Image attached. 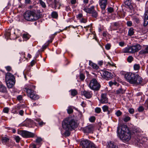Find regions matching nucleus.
<instances>
[{"label": "nucleus", "instance_id": "0e129e2a", "mask_svg": "<svg viewBox=\"0 0 148 148\" xmlns=\"http://www.w3.org/2000/svg\"><path fill=\"white\" fill-rule=\"evenodd\" d=\"M24 113V111L23 110H20L19 112V114L21 115L22 116Z\"/></svg>", "mask_w": 148, "mask_h": 148}, {"label": "nucleus", "instance_id": "a878e982", "mask_svg": "<svg viewBox=\"0 0 148 148\" xmlns=\"http://www.w3.org/2000/svg\"><path fill=\"white\" fill-rule=\"evenodd\" d=\"M117 84V82L115 81H110L109 82V84L110 87H112L113 85H116Z\"/></svg>", "mask_w": 148, "mask_h": 148}, {"label": "nucleus", "instance_id": "8fccbe9b", "mask_svg": "<svg viewBox=\"0 0 148 148\" xmlns=\"http://www.w3.org/2000/svg\"><path fill=\"white\" fill-rule=\"evenodd\" d=\"M129 112L130 114H133L134 112V110L132 108H131L129 110Z\"/></svg>", "mask_w": 148, "mask_h": 148}, {"label": "nucleus", "instance_id": "0eeeda50", "mask_svg": "<svg viewBox=\"0 0 148 148\" xmlns=\"http://www.w3.org/2000/svg\"><path fill=\"white\" fill-rule=\"evenodd\" d=\"M142 46L139 44L128 47H126L123 50L124 53H134L138 51L141 49Z\"/></svg>", "mask_w": 148, "mask_h": 148}, {"label": "nucleus", "instance_id": "4468645a", "mask_svg": "<svg viewBox=\"0 0 148 148\" xmlns=\"http://www.w3.org/2000/svg\"><path fill=\"white\" fill-rule=\"evenodd\" d=\"M81 94L87 99H89L91 98L92 95V93L91 92L86 91L85 90L82 91Z\"/></svg>", "mask_w": 148, "mask_h": 148}, {"label": "nucleus", "instance_id": "5fc2aeb1", "mask_svg": "<svg viewBox=\"0 0 148 148\" xmlns=\"http://www.w3.org/2000/svg\"><path fill=\"white\" fill-rule=\"evenodd\" d=\"M5 68L6 69V70L8 71H10L12 69L11 67L10 66H6L5 67Z\"/></svg>", "mask_w": 148, "mask_h": 148}, {"label": "nucleus", "instance_id": "20e7f679", "mask_svg": "<svg viewBox=\"0 0 148 148\" xmlns=\"http://www.w3.org/2000/svg\"><path fill=\"white\" fill-rule=\"evenodd\" d=\"M40 14H36L35 10H27L24 14V18L28 21H34L40 18Z\"/></svg>", "mask_w": 148, "mask_h": 148}, {"label": "nucleus", "instance_id": "aec40b11", "mask_svg": "<svg viewBox=\"0 0 148 148\" xmlns=\"http://www.w3.org/2000/svg\"><path fill=\"white\" fill-rule=\"evenodd\" d=\"M89 65L91 66L92 68L95 69H97L99 67L96 64L93 63L90 60L89 61Z\"/></svg>", "mask_w": 148, "mask_h": 148}, {"label": "nucleus", "instance_id": "5701e85b", "mask_svg": "<svg viewBox=\"0 0 148 148\" xmlns=\"http://www.w3.org/2000/svg\"><path fill=\"white\" fill-rule=\"evenodd\" d=\"M36 121L38 123V124L40 126H42L45 124V123L43 122L40 119H36Z\"/></svg>", "mask_w": 148, "mask_h": 148}, {"label": "nucleus", "instance_id": "c85d7f7f", "mask_svg": "<svg viewBox=\"0 0 148 148\" xmlns=\"http://www.w3.org/2000/svg\"><path fill=\"white\" fill-rule=\"evenodd\" d=\"M51 16L54 18H57L58 17V14L56 12H53L51 13Z\"/></svg>", "mask_w": 148, "mask_h": 148}, {"label": "nucleus", "instance_id": "de8ad7c7", "mask_svg": "<svg viewBox=\"0 0 148 148\" xmlns=\"http://www.w3.org/2000/svg\"><path fill=\"white\" fill-rule=\"evenodd\" d=\"M134 21L136 22V23H139L140 20L138 18L135 17L133 18Z\"/></svg>", "mask_w": 148, "mask_h": 148}, {"label": "nucleus", "instance_id": "79ce46f5", "mask_svg": "<svg viewBox=\"0 0 148 148\" xmlns=\"http://www.w3.org/2000/svg\"><path fill=\"white\" fill-rule=\"evenodd\" d=\"M144 110V108L142 106L139 107L138 108V111L139 112H142Z\"/></svg>", "mask_w": 148, "mask_h": 148}, {"label": "nucleus", "instance_id": "774afa93", "mask_svg": "<svg viewBox=\"0 0 148 148\" xmlns=\"http://www.w3.org/2000/svg\"><path fill=\"white\" fill-rule=\"evenodd\" d=\"M70 8L69 6H66L65 7V10L66 11H68L70 10Z\"/></svg>", "mask_w": 148, "mask_h": 148}, {"label": "nucleus", "instance_id": "09e8293b", "mask_svg": "<svg viewBox=\"0 0 148 148\" xmlns=\"http://www.w3.org/2000/svg\"><path fill=\"white\" fill-rule=\"evenodd\" d=\"M42 141V139L41 138L38 137L36 140V142L37 143H40Z\"/></svg>", "mask_w": 148, "mask_h": 148}, {"label": "nucleus", "instance_id": "603ef678", "mask_svg": "<svg viewBox=\"0 0 148 148\" xmlns=\"http://www.w3.org/2000/svg\"><path fill=\"white\" fill-rule=\"evenodd\" d=\"M73 112V110L71 108H69L67 109V112L69 114L72 113Z\"/></svg>", "mask_w": 148, "mask_h": 148}, {"label": "nucleus", "instance_id": "f704fd0d", "mask_svg": "<svg viewBox=\"0 0 148 148\" xmlns=\"http://www.w3.org/2000/svg\"><path fill=\"white\" fill-rule=\"evenodd\" d=\"M77 94V91L75 90H71V94L73 96H75Z\"/></svg>", "mask_w": 148, "mask_h": 148}, {"label": "nucleus", "instance_id": "f03ea898", "mask_svg": "<svg viewBox=\"0 0 148 148\" xmlns=\"http://www.w3.org/2000/svg\"><path fill=\"white\" fill-rule=\"evenodd\" d=\"M117 132L120 139L123 142L126 143L131 139V133L126 125H123L121 128L118 126Z\"/></svg>", "mask_w": 148, "mask_h": 148}, {"label": "nucleus", "instance_id": "338daca9", "mask_svg": "<svg viewBox=\"0 0 148 148\" xmlns=\"http://www.w3.org/2000/svg\"><path fill=\"white\" fill-rule=\"evenodd\" d=\"M83 16V14H79L77 15V17L79 18H81Z\"/></svg>", "mask_w": 148, "mask_h": 148}, {"label": "nucleus", "instance_id": "c756f323", "mask_svg": "<svg viewBox=\"0 0 148 148\" xmlns=\"http://www.w3.org/2000/svg\"><path fill=\"white\" fill-rule=\"evenodd\" d=\"M127 61L129 62H131L134 60V58L132 56H129L127 58Z\"/></svg>", "mask_w": 148, "mask_h": 148}, {"label": "nucleus", "instance_id": "a19ab883", "mask_svg": "<svg viewBox=\"0 0 148 148\" xmlns=\"http://www.w3.org/2000/svg\"><path fill=\"white\" fill-rule=\"evenodd\" d=\"M85 77L84 74L82 73H81L80 74L79 78L81 80L83 81Z\"/></svg>", "mask_w": 148, "mask_h": 148}, {"label": "nucleus", "instance_id": "2f4dec72", "mask_svg": "<svg viewBox=\"0 0 148 148\" xmlns=\"http://www.w3.org/2000/svg\"><path fill=\"white\" fill-rule=\"evenodd\" d=\"M39 3L42 7L45 8L46 7V5L45 3L42 0H39Z\"/></svg>", "mask_w": 148, "mask_h": 148}, {"label": "nucleus", "instance_id": "c03bdc74", "mask_svg": "<svg viewBox=\"0 0 148 148\" xmlns=\"http://www.w3.org/2000/svg\"><path fill=\"white\" fill-rule=\"evenodd\" d=\"M126 24L127 26L131 27L132 25V23L131 21H128L127 22Z\"/></svg>", "mask_w": 148, "mask_h": 148}, {"label": "nucleus", "instance_id": "13d9d810", "mask_svg": "<svg viewBox=\"0 0 148 148\" xmlns=\"http://www.w3.org/2000/svg\"><path fill=\"white\" fill-rule=\"evenodd\" d=\"M87 21V19L84 18H82L80 20L81 22L84 23H86Z\"/></svg>", "mask_w": 148, "mask_h": 148}, {"label": "nucleus", "instance_id": "052dcab7", "mask_svg": "<svg viewBox=\"0 0 148 148\" xmlns=\"http://www.w3.org/2000/svg\"><path fill=\"white\" fill-rule=\"evenodd\" d=\"M17 99L19 101L21 100L22 99V96L21 95L18 96L17 97Z\"/></svg>", "mask_w": 148, "mask_h": 148}, {"label": "nucleus", "instance_id": "b1692460", "mask_svg": "<svg viewBox=\"0 0 148 148\" xmlns=\"http://www.w3.org/2000/svg\"><path fill=\"white\" fill-rule=\"evenodd\" d=\"M106 68H108L110 66H115V64H114L113 62H108L106 64Z\"/></svg>", "mask_w": 148, "mask_h": 148}, {"label": "nucleus", "instance_id": "680f3d73", "mask_svg": "<svg viewBox=\"0 0 148 148\" xmlns=\"http://www.w3.org/2000/svg\"><path fill=\"white\" fill-rule=\"evenodd\" d=\"M36 62L35 60H33L31 62V65L33 66L35 63Z\"/></svg>", "mask_w": 148, "mask_h": 148}, {"label": "nucleus", "instance_id": "1a4fd4ad", "mask_svg": "<svg viewBox=\"0 0 148 148\" xmlns=\"http://www.w3.org/2000/svg\"><path fill=\"white\" fill-rule=\"evenodd\" d=\"M18 133L23 137L25 138H33L35 136V134L34 133L25 130L18 131Z\"/></svg>", "mask_w": 148, "mask_h": 148}, {"label": "nucleus", "instance_id": "473e14b6", "mask_svg": "<svg viewBox=\"0 0 148 148\" xmlns=\"http://www.w3.org/2000/svg\"><path fill=\"white\" fill-rule=\"evenodd\" d=\"M130 118L129 116H126L123 119V120L125 122H127L130 120Z\"/></svg>", "mask_w": 148, "mask_h": 148}, {"label": "nucleus", "instance_id": "864d4df0", "mask_svg": "<svg viewBox=\"0 0 148 148\" xmlns=\"http://www.w3.org/2000/svg\"><path fill=\"white\" fill-rule=\"evenodd\" d=\"M90 148H97L96 146L93 143L91 142L90 145Z\"/></svg>", "mask_w": 148, "mask_h": 148}, {"label": "nucleus", "instance_id": "2eb2a0df", "mask_svg": "<svg viewBox=\"0 0 148 148\" xmlns=\"http://www.w3.org/2000/svg\"><path fill=\"white\" fill-rule=\"evenodd\" d=\"M95 6H92L90 8H84L83 10L87 13L91 14L95 10Z\"/></svg>", "mask_w": 148, "mask_h": 148}, {"label": "nucleus", "instance_id": "58836bf2", "mask_svg": "<svg viewBox=\"0 0 148 148\" xmlns=\"http://www.w3.org/2000/svg\"><path fill=\"white\" fill-rule=\"evenodd\" d=\"M122 114V112L120 110H118L115 113V114L117 116H120Z\"/></svg>", "mask_w": 148, "mask_h": 148}, {"label": "nucleus", "instance_id": "3c124183", "mask_svg": "<svg viewBox=\"0 0 148 148\" xmlns=\"http://www.w3.org/2000/svg\"><path fill=\"white\" fill-rule=\"evenodd\" d=\"M15 138L16 140V141L17 143H18L19 142L20 140V138L19 136H15Z\"/></svg>", "mask_w": 148, "mask_h": 148}, {"label": "nucleus", "instance_id": "ea45409f", "mask_svg": "<svg viewBox=\"0 0 148 148\" xmlns=\"http://www.w3.org/2000/svg\"><path fill=\"white\" fill-rule=\"evenodd\" d=\"M101 108L98 107H97L95 109V111L96 112L99 113L101 112Z\"/></svg>", "mask_w": 148, "mask_h": 148}, {"label": "nucleus", "instance_id": "f8f14e48", "mask_svg": "<svg viewBox=\"0 0 148 148\" xmlns=\"http://www.w3.org/2000/svg\"><path fill=\"white\" fill-rule=\"evenodd\" d=\"M144 16V19L143 26L146 27L148 25V8L145 9Z\"/></svg>", "mask_w": 148, "mask_h": 148}, {"label": "nucleus", "instance_id": "e2e57ef3", "mask_svg": "<svg viewBox=\"0 0 148 148\" xmlns=\"http://www.w3.org/2000/svg\"><path fill=\"white\" fill-rule=\"evenodd\" d=\"M50 38H51L50 40H48V44L49 43L52 42V40H53V37H52L51 36H50Z\"/></svg>", "mask_w": 148, "mask_h": 148}, {"label": "nucleus", "instance_id": "6ab92c4d", "mask_svg": "<svg viewBox=\"0 0 148 148\" xmlns=\"http://www.w3.org/2000/svg\"><path fill=\"white\" fill-rule=\"evenodd\" d=\"M1 140L3 143L6 144L9 142V138L7 137L3 136L1 137Z\"/></svg>", "mask_w": 148, "mask_h": 148}, {"label": "nucleus", "instance_id": "c9c22d12", "mask_svg": "<svg viewBox=\"0 0 148 148\" xmlns=\"http://www.w3.org/2000/svg\"><path fill=\"white\" fill-rule=\"evenodd\" d=\"M23 37L25 40H27L29 38V36L27 34H23Z\"/></svg>", "mask_w": 148, "mask_h": 148}, {"label": "nucleus", "instance_id": "49530a36", "mask_svg": "<svg viewBox=\"0 0 148 148\" xmlns=\"http://www.w3.org/2000/svg\"><path fill=\"white\" fill-rule=\"evenodd\" d=\"M9 111V109L8 108L6 107L3 108V111L5 113H8Z\"/></svg>", "mask_w": 148, "mask_h": 148}, {"label": "nucleus", "instance_id": "39448f33", "mask_svg": "<svg viewBox=\"0 0 148 148\" xmlns=\"http://www.w3.org/2000/svg\"><path fill=\"white\" fill-rule=\"evenodd\" d=\"M25 89L27 93L28 97H29L31 99L35 100L39 98V96L34 91L35 89V86L31 85L25 88Z\"/></svg>", "mask_w": 148, "mask_h": 148}, {"label": "nucleus", "instance_id": "9d476101", "mask_svg": "<svg viewBox=\"0 0 148 148\" xmlns=\"http://www.w3.org/2000/svg\"><path fill=\"white\" fill-rule=\"evenodd\" d=\"M94 129V126L92 124L90 125L83 128V130L84 133H92Z\"/></svg>", "mask_w": 148, "mask_h": 148}, {"label": "nucleus", "instance_id": "37998d69", "mask_svg": "<svg viewBox=\"0 0 148 148\" xmlns=\"http://www.w3.org/2000/svg\"><path fill=\"white\" fill-rule=\"evenodd\" d=\"M108 9V12L109 13H112L114 11V9L113 8L111 7H110L109 8H107Z\"/></svg>", "mask_w": 148, "mask_h": 148}, {"label": "nucleus", "instance_id": "ddd939ff", "mask_svg": "<svg viewBox=\"0 0 148 148\" xmlns=\"http://www.w3.org/2000/svg\"><path fill=\"white\" fill-rule=\"evenodd\" d=\"M103 77L106 80L111 79L112 78V75L111 73L107 71H104L103 73Z\"/></svg>", "mask_w": 148, "mask_h": 148}, {"label": "nucleus", "instance_id": "72a5a7b5", "mask_svg": "<svg viewBox=\"0 0 148 148\" xmlns=\"http://www.w3.org/2000/svg\"><path fill=\"white\" fill-rule=\"evenodd\" d=\"M116 92L117 94H122L124 93V92L122 88H120L119 90H117Z\"/></svg>", "mask_w": 148, "mask_h": 148}, {"label": "nucleus", "instance_id": "dca6fc26", "mask_svg": "<svg viewBox=\"0 0 148 148\" xmlns=\"http://www.w3.org/2000/svg\"><path fill=\"white\" fill-rule=\"evenodd\" d=\"M148 53V45H147L144 50H142L139 52L140 55H146Z\"/></svg>", "mask_w": 148, "mask_h": 148}, {"label": "nucleus", "instance_id": "4c0bfd02", "mask_svg": "<svg viewBox=\"0 0 148 148\" xmlns=\"http://www.w3.org/2000/svg\"><path fill=\"white\" fill-rule=\"evenodd\" d=\"M111 45L109 43L107 44L105 46V48L107 50H109L111 47Z\"/></svg>", "mask_w": 148, "mask_h": 148}, {"label": "nucleus", "instance_id": "7c9ffc66", "mask_svg": "<svg viewBox=\"0 0 148 148\" xmlns=\"http://www.w3.org/2000/svg\"><path fill=\"white\" fill-rule=\"evenodd\" d=\"M131 0H127L125 2V4L126 5L129 6L131 4Z\"/></svg>", "mask_w": 148, "mask_h": 148}, {"label": "nucleus", "instance_id": "393cba45", "mask_svg": "<svg viewBox=\"0 0 148 148\" xmlns=\"http://www.w3.org/2000/svg\"><path fill=\"white\" fill-rule=\"evenodd\" d=\"M102 109L104 112H108V114H109L110 113V112L108 110V106L106 105L103 106L102 107Z\"/></svg>", "mask_w": 148, "mask_h": 148}, {"label": "nucleus", "instance_id": "a211bd4d", "mask_svg": "<svg viewBox=\"0 0 148 148\" xmlns=\"http://www.w3.org/2000/svg\"><path fill=\"white\" fill-rule=\"evenodd\" d=\"M116 145L114 142L110 141L108 143L107 147L108 148H115Z\"/></svg>", "mask_w": 148, "mask_h": 148}, {"label": "nucleus", "instance_id": "bb28decb", "mask_svg": "<svg viewBox=\"0 0 148 148\" xmlns=\"http://www.w3.org/2000/svg\"><path fill=\"white\" fill-rule=\"evenodd\" d=\"M107 0H102V12H103V9H105L106 8V5L107 4Z\"/></svg>", "mask_w": 148, "mask_h": 148}, {"label": "nucleus", "instance_id": "9b49d317", "mask_svg": "<svg viewBox=\"0 0 148 148\" xmlns=\"http://www.w3.org/2000/svg\"><path fill=\"white\" fill-rule=\"evenodd\" d=\"M91 142L87 139L83 140L81 141L80 145L83 148H90Z\"/></svg>", "mask_w": 148, "mask_h": 148}, {"label": "nucleus", "instance_id": "7ed1b4c3", "mask_svg": "<svg viewBox=\"0 0 148 148\" xmlns=\"http://www.w3.org/2000/svg\"><path fill=\"white\" fill-rule=\"evenodd\" d=\"M125 77L127 82L136 85L140 84L143 82L142 78L139 75L130 72L126 73Z\"/></svg>", "mask_w": 148, "mask_h": 148}, {"label": "nucleus", "instance_id": "4be33fe9", "mask_svg": "<svg viewBox=\"0 0 148 148\" xmlns=\"http://www.w3.org/2000/svg\"><path fill=\"white\" fill-rule=\"evenodd\" d=\"M134 29L133 27L130 28L128 32V35L129 36H132L134 34Z\"/></svg>", "mask_w": 148, "mask_h": 148}, {"label": "nucleus", "instance_id": "423d86ee", "mask_svg": "<svg viewBox=\"0 0 148 148\" xmlns=\"http://www.w3.org/2000/svg\"><path fill=\"white\" fill-rule=\"evenodd\" d=\"M5 80L8 88H12L15 84V78L11 73H7L5 75Z\"/></svg>", "mask_w": 148, "mask_h": 148}, {"label": "nucleus", "instance_id": "f3484780", "mask_svg": "<svg viewBox=\"0 0 148 148\" xmlns=\"http://www.w3.org/2000/svg\"><path fill=\"white\" fill-rule=\"evenodd\" d=\"M0 92L3 93H5L7 92L6 87L2 84H0Z\"/></svg>", "mask_w": 148, "mask_h": 148}, {"label": "nucleus", "instance_id": "bf43d9fd", "mask_svg": "<svg viewBox=\"0 0 148 148\" xmlns=\"http://www.w3.org/2000/svg\"><path fill=\"white\" fill-rule=\"evenodd\" d=\"M27 123L29 124H30V125L33 124L34 123V122H33V121L32 120H28Z\"/></svg>", "mask_w": 148, "mask_h": 148}, {"label": "nucleus", "instance_id": "4d7b16f0", "mask_svg": "<svg viewBox=\"0 0 148 148\" xmlns=\"http://www.w3.org/2000/svg\"><path fill=\"white\" fill-rule=\"evenodd\" d=\"M119 45L121 47H123L125 45V42H120L119 43Z\"/></svg>", "mask_w": 148, "mask_h": 148}, {"label": "nucleus", "instance_id": "6e6552de", "mask_svg": "<svg viewBox=\"0 0 148 148\" xmlns=\"http://www.w3.org/2000/svg\"><path fill=\"white\" fill-rule=\"evenodd\" d=\"M89 86L92 90H98L99 89L101 86L98 83L96 79L94 78L91 80L89 84Z\"/></svg>", "mask_w": 148, "mask_h": 148}, {"label": "nucleus", "instance_id": "f257e3e1", "mask_svg": "<svg viewBox=\"0 0 148 148\" xmlns=\"http://www.w3.org/2000/svg\"><path fill=\"white\" fill-rule=\"evenodd\" d=\"M78 126L77 122L74 120L70 118H66L62 123V127L65 131L64 134L66 136L70 135V131L76 128Z\"/></svg>", "mask_w": 148, "mask_h": 148}, {"label": "nucleus", "instance_id": "a18cd8bd", "mask_svg": "<svg viewBox=\"0 0 148 148\" xmlns=\"http://www.w3.org/2000/svg\"><path fill=\"white\" fill-rule=\"evenodd\" d=\"M95 117L94 116H92L89 119V120L90 122H93L95 121Z\"/></svg>", "mask_w": 148, "mask_h": 148}, {"label": "nucleus", "instance_id": "cd10ccee", "mask_svg": "<svg viewBox=\"0 0 148 148\" xmlns=\"http://www.w3.org/2000/svg\"><path fill=\"white\" fill-rule=\"evenodd\" d=\"M134 70H139L140 68L139 64H136L134 65Z\"/></svg>", "mask_w": 148, "mask_h": 148}, {"label": "nucleus", "instance_id": "412c9836", "mask_svg": "<svg viewBox=\"0 0 148 148\" xmlns=\"http://www.w3.org/2000/svg\"><path fill=\"white\" fill-rule=\"evenodd\" d=\"M108 102V98L106 97V94H102V103H106Z\"/></svg>", "mask_w": 148, "mask_h": 148}, {"label": "nucleus", "instance_id": "e433bc0d", "mask_svg": "<svg viewBox=\"0 0 148 148\" xmlns=\"http://www.w3.org/2000/svg\"><path fill=\"white\" fill-rule=\"evenodd\" d=\"M91 14H92V16L93 17L96 18L97 16V13L95 10Z\"/></svg>", "mask_w": 148, "mask_h": 148}, {"label": "nucleus", "instance_id": "6e6d98bb", "mask_svg": "<svg viewBox=\"0 0 148 148\" xmlns=\"http://www.w3.org/2000/svg\"><path fill=\"white\" fill-rule=\"evenodd\" d=\"M29 148H36V146L34 144H32L30 145Z\"/></svg>", "mask_w": 148, "mask_h": 148}, {"label": "nucleus", "instance_id": "69168bd1", "mask_svg": "<svg viewBox=\"0 0 148 148\" xmlns=\"http://www.w3.org/2000/svg\"><path fill=\"white\" fill-rule=\"evenodd\" d=\"M113 25L114 27H118L119 26V24L117 22H115L113 23Z\"/></svg>", "mask_w": 148, "mask_h": 148}]
</instances>
